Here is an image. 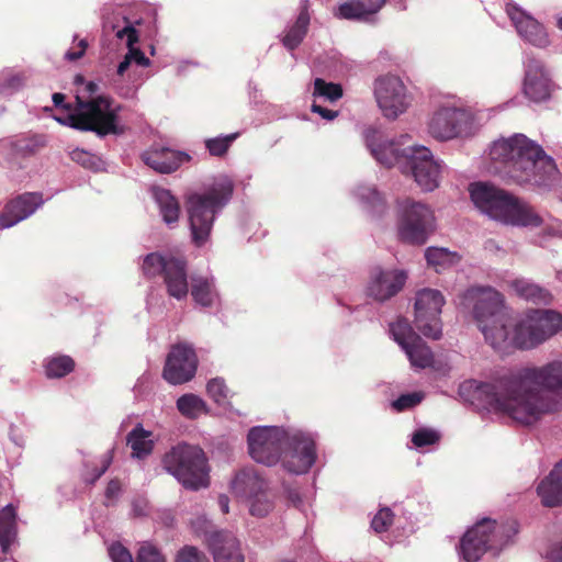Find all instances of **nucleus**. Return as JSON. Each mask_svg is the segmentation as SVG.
Wrapping results in <instances>:
<instances>
[{
	"label": "nucleus",
	"mask_w": 562,
	"mask_h": 562,
	"mask_svg": "<svg viewBox=\"0 0 562 562\" xmlns=\"http://www.w3.org/2000/svg\"><path fill=\"white\" fill-rule=\"evenodd\" d=\"M75 368L74 360L68 356H57L47 360L45 364L48 378H63Z\"/></svg>",
	"instance_id": "obj_40"
},
{
	"label": "nucleus",
	"mask_w": 562,
	"mask_h": 562,
	"mask_svg": "<svg viewBox=\"0 0 562 562\" xmlns=\"http://www.w3.org/2000/svg\"><path fill=\"white\" fill-rule=\"evenodd\" d=\"M190 285L191 296L196 304L211 307L220 302V294L213 277L192 276Z\"/></svg>",
	"instance_id": "obj_29"
},
{
	"label": "nucleus",
	"mask_w": 562,
	"mask_h": 562,
	"mask_svg": "<svg viewBox=\"0 0 562 562\" xmlns=\"http://www.w3.org/2000/svg\"><path fill=\"white\" fill-rule=\"evenodd\" d=\"M228 504H229V499L227 496L225 495H221L218 497V506L221 508V512L223 514H227L229 510H228Z\"/></svg>",
	"instance_id": "obj_58"
},
{
	"label": "nucleus",
	"mask_w": 562,
	"mask_h": 562,
	"mask_svg": "<svg viewBox=\"0 0 562 562\" xmlns=\"http://www.w3.org/2000/svg\"><path fill=\"white\" fill-rule=\"evenodd\" d=\"M342 87L339 83L327 82L322 78L314 80V97H323L330 102H335L342 97Z\"/></svg>",
	"instance_id": "obj_41"
},
{
	"label": "nucleus",
	"mask_w": 562,
	"mask_h": 562,
	"mask_svg": "<svg viewBox=\"0 0 562 562\" xmlns=\"http://www.w3.org/2000/svg\"><path fill=\"white\" fill-rule=\"evenodd\" d=\"M176 562H209V560L195 548L187 547L179 552Z\"/></svg>",
	"instance_id": "obj_49"
},
{
	"label": "nucleus",
	"mask_w": 562,
	"mask_h": 562,
	"mask_svg": "<svg viewBox=\"0 0 562 562\" xmlns=\"http://www.w3.org/2000/svg\"><path fill=\"white\" fill-rule=\"evenodd\" d=\"M286 434L278 427H255L248 434V447L251 458L267 465L281 459Z\"/></svg>",
	"instance_id": "obj_17"
},
{
	"label": "nucleus",
	"mask_w": 562,
	"mask_h": 562,
	"mask_svg": "<svg viewBox=\"0 0 562 562\" xmlns=\"http://www.w3.org/2000/svg\"><path fill=\"white\" fill-rule=\"evenodd\" d=\"M116 36L119 38L126 37V44H127V47H128V54L127 55L131 56V61L134 60L138 65L145 66V67L149 65L150 61L144 55V53L140 49L133 47L134 44L138 42V33H137L135 27H133L132 25H127L124 29L120 30L116 33Z\"/></svg>",
	"instance_id": "obj_39"
},
{
	"label": "nucleus",
	"mask_w": 562,
	"mask_h": 562,
	"mask_svg": "<svg viewBox=\"0 0 562 562\" xmlns=\"http://www.w3.org/2000/svg\"><path fill=\"white\" fill-rule=\"evenodd\" d=\"M215 562H244L239 542L228 531L213 532L209 538Z\"/></svg>",
	"instance_id": "obj_27"
},
{
	"label": "nucleus",
	"mask_w": 562,
	"mask_h": 562,
	"mask_svg": "<svg viewBox=\"0 0 562 562\" xmlns=\"http://www.w3.org/2000/svg\"><path fill=\"white\" fill-rule=\"evenodd\" d=\"M374 97L382 114L391 120H395L406 112L412 102L403 81L392 75L375 80Z\"/></svg>",
	"instance_id": "obj_14"
},
{
	"label": "nucleus",
	"mask_w": 562,
	"mask_h": 562,
	"mask_svg": "<svg viewBox=\"0 0 562 562\" xmlns=\"http://www.w3.org/2000/svg\"><path fill=\"white\" fill-rule=\"evenodd\" d=\"M473 314L487 344L494 349H532L562 329V315L551 310H529L515 317L503 305L501 293L492 288L470 289Z\"/></svg>",
	"instance_id": "obj_2"
},
{
	"label": "nucleus",
	"mask_w": 562,
	"mask_h": 562,
	"mask_svg": "<svg viewBox=\"0 0 562 562\" xmlns=\"http://www.w3.org/2000/svg\"><path fill=\"white\" fill-rule=\"evenodd\" d=\"M549 559L552 562H562V543L553 547L549 552Z\"/></svg>",
	"instance_id": "obj_56"
},
{
	"label": "nucleus",
	"mask_w": 562,
	"mask_h": 562,
	"mask_svg": "<svg viewBox=\"0 0 562 562\" xmlns=\"http://www.w3.org/2000/svg\"><path fill=\"white\" fill-rule=\"evenodd\" d=\"M234 182L227 177L216 179L202 192L186 198V210L192 241L202 245L210 240L216 214L229 202Z\"/></svg>",
	"instance_id": "obj_5"
},
{
	"label": "nucleus",
	"mask_w": 562,
	"mask_h": 562,
	"mask_svg": "<svg viewBox=\"0 0 562 562\" xmlns=\"http://www.w3.org/2000/svg\"><path fill=\"white\" fill-rule=\"evenodd\" d=\"M557 26L562 30V16L558 19Z\"/></svg>",
	"instance_id": "obj_61"
},
{
	"label": "nucleus",
	"mask_w": 562,
	"mask_h": 562,
	"mask_svg": "<svg viewBox=\"0 0 562 562\" xmlns=\"http://www.w3.org/2000/svg\"><path fill=\"white\" fill-rule=\"evenodd\" d=\"M445 302V296L436 289L426 288L416 293L414 323L416 328L430 339L437 340L441 337L440 314Z\"/></svg>",
	"instance_id": "obj_12"
},
{
	"label": "nucleus",
	"mask_w": 562,
	"mask_h": 562,
	"mask_svg": "<svg viewBox=\"0 0 562 562\" xmlns=\"http://www.w3.org/2000/svg\"><path fill=\"white\" fill-rule=\"evenodd\" d=\"M77 47H78V53H75L74 48H70L66 53V58L68 60L75 61V60L80 59L85 55V53H86V49L88 47V43L86 42V40H80L79 43L77 44Z\"/></svg>",
	"instance_id": "obj_52"
},
{
	"label": "nucleus",
	"mask_w": 562,
	"mask_h": 562,
	"mask_svg": "<svg viewBox=\"0 0 562 562\" xmlns=\"http://www.w3.org/2000/svg\"><path fill=\"white\" fill-rule=\"evenodd\" d=\"M113 562H133L130 551L121 543H113L109 549Z\"/></svg>",
	"instance_id": "obj_50"
},
{
	"label": "nucleus",
	"mask_w": 562,
	"mask_h": 562,
	"mask_svg": "<svg viewBox=\"0 0 562 562\" xmlns=\"http://www.w3.org/2000/svg\"><path fill=\"white\" fill-rule=\"evenodd\" d=\"M137 562H166L165 557L151 543L144 542L140 544L137 552Z\"/></svg>",
	"instance_id": "obj_45"
},
{
	"label": "nucleus",
	"mask_w": 562,
	"mask_h": 562,
	"mask_svg": "<svg viewBox=\"0 0 562 562\" xmlns=\"http://www.w3.org/2000/svg\"><path fill=\"white\" fill-rule=\"evenodd\" d=\"M109 464H110V459L108 458V459H105L103 467H102L101 471L97 474L95 479L100 477L104 473V471L108 469Z\"/></svg>",
	"instance_id": "obj_60"
},
{
	"label": "nucleus",
	"mask_w": 562,
	"mask_h": 562,
	"mask_svg": "<svg viewBox=\"0 0 562 562\" xmlns=\"http://www.w3.org/2000/svg\"><path fill=\"white\" fill-rule=\"evenodd\" d=\"M162 463L187 488L198 490L209 484L206 457L198 447L178 445L165 454Z\"/></svg>",
	"instance_id": "obj_8"
},
{
	"label": "nucleus",
	"mask_w": 562,
	"mask_h": 562,
	"mask_svg": "<svg viewBox=\"0 0 562 562\" xmlns=\"http://www.w3.org/2000/svg\"><path fill=\"white\" fill-rule=\"evenodd\" d=\"M143 271L148 277L162 276L169 296L183 300L189 293L187 263L180 257L153 252L145 257Z\"/></svg>",
	"instance_id": "obj_10"
},
{
	"label": "nucleus",
	"mask_w": 562,
	"mask_h": 562,
	"mask_svg": "<svg viewBox=\"0 0 562 562\" xmlns=\"http://www.w3.org/2000/svg\"><path fill=\"white\" fill-rule=\"evenodd\" d=\"M396 226L402 243L423 245L436 228L435 212L428 204L406 199L398 203Z\"/></svg>",
	"instance_id": "obj_9"
},
{
	"label": "nucleus",
	"mask_w": 562,
	"mask_h": 562,
	"mask_svg": "<svg viewBox=\"0 0 562 562\" xmlns=\"http://www.w3.org/2000/svg\"><path fill=\"white\" fill-rule=\"evenodd\" d=\"M232 490L236 496L249 501L251 516L265 517L273 508L267 482L256 469L247 468L239 471L232 482Z\"/></svg>",
	"instance_id": "obj_11"
},
{
	"label": "nucleus",
	"mask_w": 562,
	"mask_h": 562,
	"mask_svg": "<svg viewBox=\"0 0 562 562\" xmlns=\"http://www.w3.org/2000/svg\"><path fill=\"white\" fill-rule=\"evenodd\" d=\"M471 201L490 218L510 226L539 227L543 218L527 200L488 181L469 184Z\"/></svg>",
	"instance_id": "obj_4"
},
{
	"label": "nucleus",
	"mask_w": 562,
	"mask_h": 562,
	"mask_svg": "<svg viewBox=\"0 0 562 562\" xmlns=\"http://www.w3.org/2000/svg\"><path fill=\"white\" fill-rule=\"evenodd\" d=\"M120 491H121V483L117 480H112L108 484V487H106V492H105L106 497L113 498L114 496H116L119 494Z\"/></svg>",
	"instance_id": "obj_54"
},
{
	"label": "nucleus",
	"mask_w": 562,
	"mask_h": 562,
	"mask_svg": "<svg viewBox=\"0 0 562 562\" xmlns=\"http://www.w3.org/2000/svg\"><path fill=\"white\" fill-rule=\"evenodd\" d=\"M357 194L372 216L380 218L387 212L385 198L374 187H360Z\"/></svg>",
	"instance_id": "obj_32"
},
{
	"label": "nucleus",
	"mask_w": 562,
	"mask_h": 562,
	"mask_svg": "<svg viewBox=\"0 0 562 562\" xmlns=\"http://www.w3.org/2000/svg\"><path fill=\"white\" fill-rule=\"evenodd\" d=\"M312 112L319 114L324 120L333 121L338 116V111L326 109L319 104L313 103Z\"/></svg>",
	"instance_id": "obj_51"
},
{
	"label": "nucleus",
	"mask_w": 562,
	"mask_h": 562,
	"mask_svg": "<svg viewBox=\"0 0 562 562\" xmlns=\"http://www.w3.org/2000/svg\"><path fill=\"white\" fill-rule=\"evenodd\" d=\"M308 24L310 14L307 12V9H303L300 12L295 23L289 29V31L284 35L282 40L283 45L290 50L295 49L305 37Z\"/></svg>",
	"instance_id": "obj_34"
},
{
	"label": "nucleus",
	"mask_w": 562,
	"mask_h": 562,
	"mask_svg": "<svg viewBox=\"0 0 562 562\" xmlns=\"http://www.w3.org/2000/svg\"><path fill=\"white\" fill-rule=\"evenodd\" d=\"M46 145V137L40 134L1 139L0 156L4 157L9 162L18 164L22 159L37 155Z\"/></svg>",
	"instance_id": "obj_23"
},
{
	"label": "nucleus",
	"mask_w": 562,
	"mask_h": 562,
	"mask_svg": "<svg viewBox=\"0 0 562 562\" xmlns=\"http://www.w3.org/2000/svg\"><path fill=\"white\" fill-rule=\"evenodd\" d=\"M363 137L367 147L370 149L372 156L386 167L398 165L403 170L409 156L406 149H414L415 146L408 144L411 138L403 135L398 140L386 142L380 131L368 127L363 132Z\"/></svg>",
	"instance_id": "obj_15"
},
{
	"label": "nucleus",
	"mask_w": 562,
	"mask_h": 562,
	"mask_svg": "<svg viewBox=\"0 0 562 562\" xmlns=\"http://www.w3.org/2000/svg\"><path fill=\"white\" fill-rule=\"evenodd\" d=\"M407 274L401 269L374 268L367 288L368 294L378 301H385L396 295L404 286Z\"/></svg>",
	"instance_id": "obj_22"
},
{
	"label": "nucleus",
	"mask_w": 562,
	"mask_h": 562,
	"mask_svg": "<svg viewBox=\"0 0 562 562\" xmlns=\"http://www.w3.org/2000/svg\"><path fill=\"white\" fill-rule=\"evenodd\" d=\"M207 393L216 402L221 403L227 395V387L223 380L213 379L207 383Z\"/></svg>",
	"instance_id": "obj_47"
},
{
	"label": "nucleus",
	"mask_w": 562,
	"mask_h": 562,
	"mask_svg": "<svg viewBox=\"0 0 562 562\" xmlns=\"http://www.w3.org/2000/svg\"><path fill=\"white\" fill-rule=\"evenodd\" d=\"M15 509L7 506L0 510V544L3 552H8L15 540Z\"/></svg>",
	"instance_id": "obj_33"
},
{
	"label": "nucleus",
	"mask_w": 562,
	"mask_h": 562,
	"mask_svg": "<svg viewBox=\"0 0 562 562\" xmlns=\"http://www.w3.org/2000/svg\"><path fill=\"white\" fill-rule=\"evenodd\" d=\"M198 358L192 347L187 344H178L167 356L162 376L171 384H182L194 376Z\"/></svg>",
	"instance_id": "obj_19"
},
{
	"label": "nucleus",
	"mask_w": 562,
	"mask_h": 562,
	"mask_svg": "<svg viewBox=\"0 0 562 562\" xmlns=\"http://www.w3.org/2000/svg\"><path fill=\"white\" fill-rule=\"evenodd\" d=\"M412 440L416 447H424L437 442L439 435L435 430L423 428L414 432Z\"/></svg>",
	"instance_id": "obj_46"
},
{
	"label": "nucleus",
	"mask_w": 562,
	"mask_h": 562,
	"mask_svg": "<svg viewBox=\"0 0 562 562\" xmlns=\"http://www.w3.org/2000/svg\"><path fill=\"white\" fill-rule=\"evenodd\" d=\"M98 88H99V87H98V85H97V83H94V82H92V81H90V82L87 85V90H88L90 93H94V92H97Z\"/></svg>",
	"instance_id": "obj_59"
},
{
	"label": "nucleus",
	"mask_w": 562,
	"mask_h": 562,
	"mask_svg": "<svg viewBox=\"0 0 562 562\" xmlns=\"http://www.w3.org/2000/svg\"><path fill=\"white\" fill-rule=\"evenodd\" d=\"M43 202V194L40 192H25L10 200L0 213V229L10 228L27 218Z\"/></svg>",
	"instance_id": "obj_24"
},
{
	"label": "nucleus",
	"mask_w": 562,
	"mask_h": 562,
	"mask_svg": "<svg viewBox=\"0 0 562 562\" xmlns=\"http://www.w3.org/2000/svg\"><path fill=\"white\" fill-rule=\"evenodd\" d=\"M425 394L420 391L401 395L392 403L396 412H403L417 406L424 400Z\"/></svg>",
	"instance_id": "obj_44"
},
{
	"label": "nucleus",
	"mask_w": 562,
	"mask_h": 562,
	"mask_svg": "<svg viewBox=\"0 0 562 562\" xmlns=\"http://www.w3.org/2000/svg\"><path fill=\"white\" fill-rule=\"evenodd\" d=\"M472 123V115L468 111L443 106L430 117L428 133L436 139L448 140L468 134Z\"/></svg>",
	"instance_id": "obj_18"
},
{
	"label": "nucleus",
	"mask_w": 562,
	"mask_h": 562,
	"mask_svg": "<svg viewBox=\"0 0 562 562\" xmlns=\"http://www.w3.org/2000/svg\"><path fill=\"white\" fill-rule=\"evenodd\" d=\"M155 200L159 206V213L166 224L177 223L180 216V204L176 196L167 189H156Z\"/></svg>",
	"instance_id": "obj_31"
},
{
	"label": "nucleus",
	"mask_w": 562,
	"mask_h": 562,
	"mask_svg": "<svg viewBox=\"0 0 562 562\" xmlns=\"http://www.w3.org/2000/svg\"><path fill=\"white\" fill-rule=\"evenodd\" d=\"M385 0H351L338 8V16L347 20H362L376 13Z\"/></svg>",
	"instance_id": "obj_30"
},
{
	"label": "nucleus",
	"mask_w": 562,
	"mask_h": 562,
	"mask_svg": "<svg viewBox=\"0 0 562 562\" xmlns=\"http://www.w3.org/2000/svg\"><path fill=\"white\" fill-rule=\"evenodd\" d=\"M425 257L428 265L437 272L457 263L460 259L456 252L449 251L448 248H427Z\"/></svg>",
	"instance_id": "obj_37"
},
{
	"label": "nucleus",
	"mask_w": 562,
	"mask_h": 562,
	"mask_svg": "<svg viewBox=\"0 0 562 562\" xmlns=\"http://www.w3.org/2000/svg\"><path fill=\"white\" fill-rule=\"evenodd\" d=\"M391 333L394 340L405 351L411 367L415 370H424L432 368L441 370L434 358L431 349L427 344L413 330L407 319L400 318L391 325Z\"/></svg>",
	"instance_id": "obj_13"
},
{
	"label": "nucleus",
	"mask_w": 562,
	"mask_h": 562,
	"mask_svg": "<svg viewBox=\"0 0 562 562\" xmlns=\"http://www.w3.org/2000/svg\"><path fill=\"white\" fill-rule=\"evenodd\" d=\"M459 394L516 424L532 426L562 405V361L527 366L494 382L468 380Z\"/></svg>",
	"instance_id": "obj_1"
},
{
	"label": "nucleus",
	"mask_w": 562,
	"mask_h": 562,
	"mask_svg": "<svg viewBox=\"0 0 562 562\" xmlns=\"http://www.w3.org/2000/svg\"><path fill=\"white\" fill-rule=\"evenodd\" d=\"M23 76L14 75L7 80L5 87L11 90H18L23 86Z\"/></svg>",
	"instance_id": "obj_53"
},
{
	"label": "nucleus",
	"mask_w": 562,
	"mask_h": 562,
	"mask_svg": "<svg viewBox=\"0 0 562 562\" xmlns=\"http://www.w3.org/2000/svg\"><path fill=\"white\" fill-rule=\"evenodd\" d=\"M283 467L293 473L306 472L315 461V443L303 435L285 437L281 459Z\"/></svg>",
	"instance_id": "obj_20"
},
{
	"label": "nucleus",
	"mask_w": 562,
	"mask_h": 562,
	"mask_svg": "<svg viewBox=\"0 0 562 562\" xmlns=\"http://www.w3.org/2000/svg\"><path fill=\"white\" fill-rule=\"evenodd\" d=\"M119 110L110 97L98 95L85 101L77 95L74 111L57 121L78 131L93 132L99 137L121 135L124 128L119 124Z\"/></svg>",
	"instance_id": "obj_6"
},
{
	"label": "nucleus",
	"mask_w": 562,
	"mask_h": 562,
	"mask_svg": "<svg viewBox=\"0 0 562 562\" xmlns=\"http://www.w3.org/2000/svg\"><path fill=\"white\" fill-rule=\"evenodd\" d=\"M52 99H53V102H54L55 106L63 108L65 110H70L71 109L70 104L65 103V94H63L60 92H56V93L53 94Z\"/></svg>",
	"instance_id": "obj_55"
},
{
	"label": "nucleus",
	"mask_w": 562,
	"mask_h": 562,
	"mask_svg": "<svg viewBox=\"0 0 562 562\" xmlns=\"http://www.w3.org/2000/svg\"><path fill=\"white\" fill-rule=\"evenodd\" d=\"M177 408L187 418H196L206 412V405L202 398L194 394H184L177 401Z\"/></svg>",
	"instance_id": "obj_38"
},
{
	"label": "nucleus",
	"mask_w": 562,
	"mask_h": 562,
	"mask_svg": "<svg viewBox=\"0 0 562 562\" xmlns=\"http://www.w3.org/2000/svg\"><path fill=\"white\" fill-rule=\"evenodd\" d=\"M70 159L85 169L98 171L102 167V160L99 156L81 148L70 151Z\"/></svg>",
	"instance_id": "obj_43"
},
{
	"label": "nucleus",
	"mask_w": 562,
	"mask_h": 562,
	"mask_svg": "<svg viewBox=\"0 0 562 562\" xmlns=\"http://www.w3.org/2000/svg\"><path fill=\"white\" fill-rule=\"evenodd\" d=\"M552 89V81L543 64L536 58H529L526 63L522 82L525 97L532 102H543L550 99Z\"/></svg>",
	"instance_id": "obj_21"
},
{
	"label": "nucleus",
	"mask_w": 562,
	"mask_h": 562,
	"mask_svg": "<svg viewBox=\"0 0 562 562\" xmlns=\"http://www.w3.org/2000/svg\"><path fill=\"white\" fill-rule=\"evenodd\" d=\"M538 495L547 507L562 504V461L538 485Z\"/></svg>",
	"instance_id": "obj_28"
},
{
	"label": "nucleus",
	"mask_w": 562,
	"mask_h": 562,
	"mask_svg": "<svg viewBox=\"0 0 562 562\" xmlns=\"http://www.w3.org/2000/svg\"><path fill=\"white\" fill-rule=\"evenodd\" d=\"M131 65V56L126 55L117 66V75L123 76Z\"/></svg>",
	"instance_id": "obj_57"
},
{
	"label": "nucleus",
	"mask_w": 562,
	"mask_h": 562,
	"mask_svg": "<svg viewBox=\"0 0 562 562\" xmlns=\"http://www.w3.org/2000/svg\"><path fill=\"white\" fill-rule=\"evenodd\" d=\"M512 286L517 295L527 301L538 304H548L551 300V296L547 290L527 280H515L512 283Z\"/></svg>",
	"instance_id": "obj_35"
},
{
	"label": "nucleus",
	"mask_w": 562,
	"mask_h": 562,
	"mask_svg": "<svg viewBox=\"0 0 562 562\" xmlns=\"http://www.w3.org/2000/svg\"><path fill=\"white\" fill-rule=\"evenodd\" d=\"M142 159L145 165L159 173H171L178 170L184 162H189L191 156L186 151L160 147L145 151L142 155Z\"/></svg>",
	"instance_id": "obj_26"
},
{
	"label": "nucleus",
	"mask_w": 562,
	"mask_h": 562,
	"mask_svg": "<svg viewBox=\"0 0 562 562\" xmlns=\"http://www.w3.org/2000/svg\"><path fill=\"white\" fill-rule=\"evenodd\" d=\"M127 443L132 449V454L136 458H144L153 450L154 440L153 434L146 431L142 427H136L128 435Z\"/></svg>",
	"instance_id": "obj_36"
},
{
	"label": "nucleus",
	"mask_w": 562,
	"mask_h": 562,
	"mask_svg": "<svg viewBox=\"0 0 562 562\" xmlns=\"http://www.w3.org/2000/svg\"><path fill=\"white\" fill-rule=\"evenodd\" d=\"M392 512L389 508H383L373 517L371 526L375 532L385 531L392 522Z\"/></svg>",
	"instance_id": "obj_48"
},
{
	"label": "nucleus",
	"mask_w": 562,
	"mask_h": 562,
	"mask_svg": "<svg viewBox=\"0 0 562 562\" xmlns=\"http://www.w3.org/2000/svg\"><path fill=\"white\" fill-rule=\"evenodd\" d=\"M406 151L409 158L402 172L411 175L423 191L430 192L438 188L441 165L434 159L431 151L424 146H415Z\"/></svg>",
	"instance_id": "obj_16"
},
{
	"label": "nucleus",
	"mask_w": 562,
	"mask_h": 562,
	"mask_svg": "<svg viewBox=\"0 0 562 562\" xmlns=\"http://www.w3.org/2000/svg\"><path fill=\"white\" fill-rule=\"evenodd\" d=\"M506 11L516 31L526 42L539 48H546L550 45V38L544 26L536 19L516 5H507Z\"/></svg>",
	"instance_id": "obj_25"
},
{
	"label": "nucleus",
	"mask_w": 562,
	"mask_h": 562,
	"mask_svg": "<svg viewBox=\"0 0 562 562\" xmlns=\"http://www.w3.org/2000/svg\"><path fill=\"white\" fill-rule=\"evenodd\" d=\"M238 136V133H233L225 136L207 138L204 144L211 156L223 157Z\"/></svg>",
	"instance_id": "obj_42"
},
{
	"label": "nucleus",
	"mask_w": 562,
	"mask_h": 562,
	"mask_svg": "<svg viewBox=\"0 0 562 562\" xmlns=\"http://www.w3.org/2000/svg\"><path fill=\"white\" fill-rule=\"evenodd\" d=\"M490 157L495 171L517 184L551 186L559 178L554 160L524 134L493 143Z\"/></svg>",
	"instance_id": "obj_3"
},
{
	"label": "nucleus",
	"mask_w": 562,
	"mask_h": 562,
	"mask_svg": "<svg viewBox=\"0 0 562 562\" xmlns=\"http://www.w3.org/2000/svg\"><path fill=\"white\" fill-rule=\"evenodd\" d=\"M517 531L515 520L498 525L494 520L482 519L463 536L460 543L462 555L467 562H476L488 550H501Z\"/></svg>",
	"instance_id": "obj_7"
}]
</instances>
